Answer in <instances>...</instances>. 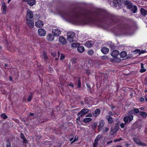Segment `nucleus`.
Returning a JSON list of instances; mask_svg holds the SVG:
<instances>
[{"label": "nucleus", "instance_id": "1", "mask_svg": "<svg viewBox=\"0 0 147 147\" xmlns=\"http://www.w3.org/2000/svg\"><path fill=\"white\" fill-rule=\"evenodd\" d=\"M65 17L77 24H82L86 23L84 19L80 17L76 13L67 14Z\"/></svg>", "mask_w": 147, "mask_h": 147}, {"label": "nucleus", "instance_id": "2", "mask_svg": "<svg viewBox=\"0 0 147 147\" xmlns=\"http://www.w3.org/2000/svg\"><path fill=\"white\" fill-rule=\"evenodd\" d=\"M34 16L33 12L30 9H28L27 11L26 16V23L30 28L33 27L34 23L32 19Z\"/></svg>", "mask_w": 147, "mask_h": 147}, {"label": "nucleus", "instance_id": "3", "mask_svg": "<svg viewBox=\"0 0 147 147\" xmlns=\"http://www.w3.org/2000/svg\"><path fill=\"white\" fill-rule=\"evenodd\" d=\"M133 111L131 110L128 113V115L124 117L123 119L125 124L130 122L133 119Z\"/></svg>", "mask_w": 147, "mask_h": 147}, {"label": "nucleus", "instance_id": "4", "mask_svg": "<svg viewBox=\"0 0 147 147\" xmlns=\"http://www.w3.org/2000/svg\"><path fill=\"white\" fill-rule=\"evenodd\" d=\"M67 40L69 41L70 42H71L73 41L74 39L75 34L74 32L70 31L68 32L67 34Z\"/></svg>", "mask_w": 147, "mask_h": 147}, {"label": "nucleus", "instance_id": "5", "mask_svg": "<svg viewBox=\"0 0 147 147\" xmlns=\"http://www.w3.org/2000/svg\"><path fill=\"white\" fill-rule=\"evenodd\" d=\"M89 110L88 109H83L79 112L78 114V116H79L80 115L81 117H83L85 115L89 112Z\"/></svg>", "mask_w": 147, "mask_h": 147}, {"label": "nucleus", "instance_id": "6", "mask_svg": "<svg viewBox=\"0 0 147 147\" xmlns=\"http://www.w3.org/2000/svg\"><path fill=\"white\" fill-rule=\"evenodd\" d=\"M52 32L54 35L56 36H59L61 33L60 30L58 28L53 29Z\"/></svg>", "mask_w": 147, "mask_h": 147}, {"label": "nucleus", "instance_id": "7", "mask_svg": "<svg viewBox=\"0 0 147 147\" xmlns=\"http://www.w3.org/2000/svg\"><path fill=\"white\" fill-rule=\"evenodd\" d=\"M38 33L39 36H43L45 35L46 32L45 29L41 28L38 29Z\"/></svg>", "mask_w": 147, "mask_h": 147}, {"label": "nucleus", "instance_id": "8", "mask_svg": "<svg viewBox=\"0 0 147 147\" xmlns=\"http://www.w3.org/2000/svg\"><path fill=\"white\" fill-rule=\"evenodd\" d=\"M46 39L49 41H52L54 40V34L53 35L51 34H48L47 36Z\"/></svg>", "mask_w": 147, "mask_h": 147}, {"label": "nucleus", "instance_id": "9", "mask_svg": "<svg viewBox=\"0 0 147 147\" xmlns=\"http://www.w3.org/2000/svg\"><path fill=\"white\" fill-rule=\"evenodd\" d=\"M123 3L125 5L127 6V9H131L132 6L131 3L128 1H124Z\"/></svg>", "mask_w": 147, "mask_h": 147}, {"label": "nucleus", "instance_id": "10", "mask_svg": "<svg viewBox=\"0 0 147 147\" xmlns=\"http://www.w3.org/2000/svg\"><path fill=\"white\" fill-rule=\"evenodd\" d=\"M119 51L117 50H113L111 54V55L113 57L115 58L119 55Z\"/></svg>", "mask_w": 147, "mask_h": 147}, {"label": "nucleus", "instance_id": "11", "mask_svg": "<svg viewBox=\"0 0 147 147\" xmlns=\"http://www.w3.org/2000/svg\"><path fill=\"white\" fill-rule=\"evenodd\" d=\"M121 1L120 0H114L113 2H112V6H113L115 7H116L117 5L119 6L120 3L121 2Z\"/></svg>", "mask_w": 147, "mask_h": 147}, {"label": "nucleus", "instance_id": "12", "mask_svg": "<svg viewBox=\"0 0 147 147\" xmlns=\"http://www.w3.org/2000/svg\"><path fill=\"white\" fill-rule=\"evenodd\" d=\"M59 42L62 45L65 44L67 42L65 39L61 36H60L59 38Z\"/></svg>", "mask_w": 147, "mask_h": 147}, {"label": "nucleus", "instance_id": "13", "mask_svg": "<svg viewBox=\"0 0 147 147\" xmlns=\"http://www.w3.org/2000/svg\"><path fill=\"white\" fill-rule=\"evenodd\" d=\"M94 43L91 41H87L85 43V45L88 47L90 48L94 45Z\"/></svg>", "mask_w": 147, "mask_h": 147}, {"label": "nucleus", "instance_id": "14", "mask_svg": "<svg viewBox=\"0 0 147 147\" xmlns=\"http://www.w3.org/2000/svg\"><path fill=\"white\" fill-rule=\"evenodd\" d=\"M109 49L106 47H102L101 49V51L104 54H107L109 52Z\"/></svg>", "mask_w": 147, "mask_h": 147}, {"label": "nucleus", "instance_id": "15", "mask_svg": "<svg viewBox=\"0 0 147 147\" xmlns=\"http://www.w3.org/2000/svg\"><path fill=\"white\" fill-rule=\"evenodd\" d=\"M2 8L3 9V12L5 14L6 13L7 7L6 5L5 4L4 2H3L2 3Z\"/></svg>", "mask_w": 147, "mask_h": 147}, {"label": "nucleus", "instance_id": "16", "mask_svg": "<svg viewBox=\"0 0 147 147\" xmlns=\"http://www.w3.org/2000/svg\"><path fill=\"white\" fill-rule=\"evenodd\" d=\"M140 13L143 16H145L147 14V11L144 9L141 8L140 9Z\"/></svg>", "mask_w": 147, "mask_h": 147}, {"label": "nucleus", "instance_id": "17", "mask_svg": "<svg viewBox=\"0 0 147 147\" xmlns=\"http://www.w3.org/2000/svg\"><path fill=\"white\" fill-rule=\"evenodd\" d=\"M28 4L30 6H32L36 3V0H28Z\"/></svg>", "mask_w": 147, "mask_h": 147}, {"label": "nucleus", "instance_id": "18", "mask_svg": "<svg viewBox=\"0 0 147 147\" xmlns=\"http://www.w3.org/2000/svg\"><path fill=\"white\" fill-rule=\"evenodd\" d=\"M104 124L105 123L102 120L100 121L98 128V129L99 131L102 130V127L104 125Z\"/></svg>", "mask_w": 147, "mask_h": 147}, {"label": "nucleus", "instance_id": "19", "mask_svg": "<svg viewBox=\"0 0 147 147\" xmlns=\"http://www.w3.org/2000/svg\"><path fill=\"white\" fill-rule=\"evenodd\" d=\"M77 50L79 52L82 53L84 51V48L83 46H79L78 47Z\"/></svg>", "mask_w": 147, "mask_h": 147}, {"label": "nucleus", "instance_id": "20", "mask_svg": "<svg viewBox=\"0 0 147 147\" xmlns=\"http://www.w3.org/2000/svg\"><path fill=\"white\" fill-rule=\"evenodd\" d=\"M43 26V22L41 20L37 21V27H42Z\"/></svg>", "mask_w": 147, "mask_h": 147}, {"label": "nucleus", "instance_id": "21", "mask_svg": "<svg viewBox=\"0 0 147 147\" xmlns=\"http://www.w3.org/2000/svg\"><path fill=\"white\" fill-rule=\"evenodd\" d=\"M131 8V10L133 13H135L137 12V8L136 6L135 5L132 6Z\"/></svg>", "mask_w": 147, "mask_h": 147}, {"label": "nucleus", "instance_id": "22", "mask_svg": "<svg viewBox=\"0 0 147 147\" xmlns=\"http://www.w3.org/2000/svg\"><path fill=\"white\" fill-rule=\"evenodd\" d=\"M92 120V119L91 118H86L83 119V121L84 123H87L91 121Z\"/></svg>", "mask_w": 147, "mask_h": 147}, {"label": "nucleus", "instance_id": "23", "mask_svg": "<svg viewBox=\"0 0 147 147\" xmlns=\"http://www.w3.org/2000/svg\"><path fill=\"white\" fill-rule=\"evenodd\" d=\"M106 118L109 123H112L113 119L109 115H107L106 117Z\"/></svg>", "mask_w": 147, "mask_h": 147}, {"label": "nucleus", "instance_id": "24", "mask_svg": "<svg viewBox=\"0 0 147 147\" xmlns=\"http://www.w3.org/2000/svg\"><path fill=\"white\" fill-rule=\"evenodd\" d=\"M119 55L121 57H124L126 56V53L125 51H122L119 54Z\"/></svg>", "mask_w": 147, "mask_h": 147}, {"label": "nucleus", "instance_id": "25", "mask_svg": "<svg viewBox=\"0 0 147 147\" xmlns=\"http://www.w3.org/2000/svg\"><path fill=\"white\" fill-rule=\"evenodd\" d=\"M140 114L144 118H145L147 116V113L144 112H140Z\"/></svg>", "mask_w": 147, "mask_h": 147}, {"label": "nucleus", "instance_id": "26", "mask_svg": "<svg viewBox=\"0 0 147 147\" xmlns=\"http://www.w3.org/2000/svg\"><path fill=\"white\" fill-rule=\"evenodd\" d=\"M21 138L23 140L24 142L26 143L27 142V140L25 139V137L24 134L22 133H21Z\"/></svg>", "mask_w": 147, "mask_h": 147}, {"label": "nucleus", "instance_id": "27", "mask_svg": "<svg viewBox=\"0 0 147 147\" xmlns=\"http://www.w3.org/2000/svg\"><path fill=\"white\" fill-rule=\"evenodd\" d=\"M42 57L45 60H47L48 59V57L47 56V53L45 51H43Z\"/></svg>", "mask_w": 147, "mask_h": 147}, {"label": "nucleus", "instance_id": "28", "mask_svg": "<svg viewBox=\"0 0 147 147\" xmlns=\"http://www.w3.org/2000/svg\"><path fill=\"white\" fill-rule=\"evenodd\" d=\"M88 53L90 55H92L94 53V51L92 49L89 50L88 51Z\"/></svg>", "mask_w": 147, "mask_h": 147}, {"label": "nucleus", "instance_id": "29", "mask_svg": "<svg viewBox=\"0 0 147 147\" xmlns=\"http://www.w3.org/2000/svg\"><path fill=\"white\" fill-rule=\"evenodd\" d=\"M101 135H99L97 136L95 139L94 142L98 143L99 139L101 137Z\"/></svg>", "mask_w": 147, "mask_h": 147}, {"label": "nucleus", "instance_id": "30", "mask_svg": "<svg viewBox=\"0 0 147 147\" xmlns=\"http://www.w3.org/2000/svg\"><path fill=\"white\" fill-rule=\"evenodd\" d=\"M100 113V110L99 109H96L94 112V113L96 114V116H97Z\"/></svg>", "mask_w": 147, "mask_h": 147}, {"label": "nucleus", "instance_id": "31", "mask_svg": "<svg viewBox=\"0 0 147 147\" xmlns=\"http://www.w3.org/2000/svg\"><path fill=\"white\" fill-rule=\"evenodd\" d=\"M138 144L140 145V146H146V144L144 143H143L140 140L139 142H138Z\"/></svg>", "mask_w": 147, "mask_h": 147}, {"label": "nucleus", "instance_id": "32", "mask_svg": "<svg viewBox=\"0 0 147 147\" xmlns=\"http://www.w3.org/2000/svg\"><path fill=\"white\" fill-rule=\"evenodd\" d=\"M65 57V55L63 53L61 54V55L60 57V59L61 60L64 59Z\"/></svg>", "mask_w": 147, "mask_h": 147}, {"label": "nucleus", "instance_id": "33", "mask_svg": "<svg viewBox=\"0 0 147 147\" xmlns=\"http://www.w3.org/2000/svg\"><path fill=\"white\" fill-rule=\"evenodd\" d=\"M32 94L30 93L28 98V102H30L31 100V99L32 98Z\"/></svg>", "mask_w": 147, "mask_h": 147}, {"label": "nucleus", "instance_id": "34", "mask_svg": "<svg viewBox=\"0 0 147 147\" xmlns=\"http://www.w3.org/2000/svg\"><path fill=\"white\" fill-rule=\"evenodd\" d=\"M124 29L126 30H129L130 29L129 26L127 25H125L123 26Z\"/></svg>", "mask_w": 147, "mask_h": 147}, {"label": "nucleus", "instance_id": "35", "mask_svg": "<svg viewBox=\"0 0 147 147\" xmlns=\"http://www.w3.org/2000/svg\"><path fill=\"white\" fill-rule=\"evenodd\" d=\"M78 88H79L81 86V82L80 81V78H79L78 79Z\"/></svg>", "mask_w": 147, "mask_h": 147}, {"label": "nucleus", "instance_id": "36", "mask_svg": "<svg viewBox=\"0 0 147 147\" xmlns=\"http://www.w3.org/2000/svg\"><path fill=\"white\" fill-rule=\"evenodd\" d=\"M78 44L77 43H74L71 44V47H73L76 48L78 47Z\"/></svg>", "mask_w": 147, "mask_h": 147}, {"label": "nucleus", "instance_id": "37", "mask_svg": "<svg viewBox=\"0 0 147 147\" xmlns=\"http://www.w3.org/2000/svg\"><path fill=\"white\" fill-rule=\"evenodd\" d=\"M71 62L74 64L76 62V58H73L71 59Z\"/></svg>", "mask_w": 147, "mask_h": 147}, {"label": "nucleus", "instance_id": "38", "mask_svg": "<svg viewBox=\"0 0 147 147\" xmlns=\"http://www.w3.org/2000/svg\"><path fill=\"white\" fill-rule=\"evenodd\" d=\"M109 130V128L108 127H106L103 128L102 131L103 132H105Z\"/></svg>", "mask_w": 147, "mask_h": 147}, {"label": "nucleus", "instance_id": "39", "mask_svg": "<svg viewBox=\"0 0 147 147\" xmlns=\"http://www.w3.org/2000/svg\"><path fill=\"white\" fill-rule=\"evenodd\" d=\"M101 58L102 60H106L108 59V57L107 56L104 55L101 57Z\"/></svg>", "mask_w": 147, "mask_h": 147}, {"label": "nucleus", "instance_id": "40", "mask_svg": "<svg viewBox=\"0 0 147 147\" xmlns=\"http://www.w3.org/2000/svg\"><path fill=\"white\" fill-rule=\"evenodd\" d=\"M133 140L134 142L137 144H138V142H139L140 140L136 138H134Z\"/></svg>", "mask_w": 147, "mask_h": 147}, {"label": "nucleus", "instance_id": "41", "mask_svg": "<svg viewBox=\"0 0 147 147\" xmlns=\"http://www.w3.org/2000/svg\"><path fill=\"white\" fill-rule=\"evenodd\" d=\"M133 111V113H134V111L135 112V113H137L139 112V111L138 109L135 108L133 110H132Z\"/></svg>", "mask_w": 147, "mask_h": 147}, {"label": "nucleus", "instance_id": "42", "mask_svg": "<svg viewBox=\"0 0 147 147\" xmlns=\"http://www.w3.org/2000/svg\"><path fill=\"white\" fill-rule=\"evenodd\" d=\"M2 118L4 119H6L7 117V116L4 114H3L1 115Z\"/></svg>", "mask_w": 147, "mask_h": 147}, {"label": "nucleus", "instance_id": "43", "mask_svg": "<svg viewBox=\"0 0 147 147\" xmlns=\"http://www.w3.org/2000/svg\"><path fill=\"white\" fill-rule=\"evenodd\" d=\"M78 139V136H75V139H74V140L72 142H71V144H72V143H73L74 142L76 141H77Z\"/></svg>", "mask_w": 147, "mask_h": 147}, {"label": "nucleus", "instance_id": "44", "mask_svg": "<svg viewBox=\"0 0 147 147\" xmlns=\"http://www.w3.org/2000/svg\"><path fill=\"white\" fill-rule=\"evenodd\" d=\"M57 54V53L56 52H52L51 53V55L52 57H55Z\"/></svg>", "mask_w": 147, "mask_h": 147}, {"label": "nucleus", "instance_id": "45", "mask_svg": "<svg viewBox=\"0 0 147 147\" xmlns=\"http://www.w3.org/2000/svg\"><path fill=\"white\" fill-rule=\"evenodd\" d=\"M146 70L145 69L143 68H141V69L140 70V72L142 73H143L145 72Z\"/></svg>", "mask_w": 147, "mask_h": 147}, {"label": "nucleus", "instance_id": "46", "mask_svg": "<svg viewBox=\"0 0 147 147\" xmlns=\"http://www.w3.org/2000/svg\"><path fill=\"white\" fill-rule=\"evenodd\" d=\"M125 124H124L123 123H121L120 124V126L121 128H123L124 127Z\"/></svg>", "mask_w": 147, "mask_h": 147}, {"label": "nucleus", "instance_id": "47", "mask_svg": "<svg viewBox=\"0 0 147 147\" xmlns=\"http://www.w3.org/2000/svg\"><path fill=\"white\" fill-rule=\"evenodd\" d=\"M86 85L87 88L90 90L91 89V87L90 84L89 83H87Z\"/></svg>", "mask_w": 147, "mask_h": 147}, {"label": "nucleus", "instance_id": "48", "mask_svg": "<svg viewBox=\"0 0 147 147\" xmlns=\"http://www.w3.org/2000/svg\"><path fill=\"white\" fill-rule=\"evenodd\" d=\"M6 147H11V144L10 142H7L6 144Z\"/></svg>", "mask_w": 147, "mask_h": 147}, {"label": "nucleus", "instance_id": "49", "mask_svg": "<svg viewBox=\"0 0 147 147\" xmlns=\"http://www.w3.org/2000/svg\"><path fill=\"white\" fill-rule=\"evenodd\" d=\"M98 143L94 142L93 143V147H96Z\"/></svg>", "mask_w": 147, "mask_h": 147}, {"label": "nucleus", "instance_id": "50", "mask_svg": "<svg viewBox=\"0 0 147 147\" xmlns=\"http://www.w3.org/2000/svg\"><path fill=\"white\" fill-rule=\"evenodd\" d=\"M111 132H112V135L114 134L116 132V131H115L114 130L112 129H111Z\"/></svg>", "mask_w": 147, "mask_h": 147}, {"label": "nucleus", "instance_id": "51", "mask_svg": "<svg viewBox=\"0 0 147 147\" xmlns=\"http://www.w3.org/2000/svg\"><path fill=\"white\" fill-rule=\"evenodd\" d=\"M140 100L141 102H143L144 100V99L143 97H141L140 98Z\"/></svg>", "mask_w": 147, "mask_h": 147}, {"label": "nucleus", "instance_id": "52", "mask_svg": "<svg viewBox=\"0 0 147 147\" xmlns=\"http://www.w3.org/2000/svg\"><path fill=\"white\" fill-rule=\"evenodd\" d=\"M68 85L70 86L72 88H73V84L72 83H70L68 84Z\"/></svg>", "mask_w": 147, "mask_h": 147}, {"label": "nucleus", "instance_id": "53", "mask_svg": "<svg viewBox=\"0 0 147 147\" xmlns=\"http://www.w3.org/2000/svg\"><path fill=\"white\" fill-rule=\"evenodd\" d=\"M92 116V115L91 113H89L86 116V117H91Z\"/></svg>", "mask_w": 147, "mask_h": 147}, {"label": "nucleus", "instance_id": "54", "mask_svg": "<svg viewBox=\"0 0 147 147\" xmlns=\"http://www.w3.org/2000/svg\"><path fill=\"white\" fill-rule=\"evenodd\" d=\"M121 140V138H120V140H119V139H115V140H114V142H117Z\"/></svg>", "mask_w": 147, "mask_h": 147}, {"label": "nucleus", "instance_id": "55", "mask_svg": "<svg viewBox=\"0 0 147 147\" xmlns=\"http://www.w3.org/2000/svg\"><path fill=\"white\" fill-rule=\"evenodd\" d=\"M109 115H111L112 116L113 115V114L111 111H109Z\"/></svg>", "mask_w": 147, "mask_h": 147}, {"label": "nucleus", "instance_id": "56", "mask_svg": "<svg viewBox=\"0 0 147 147\" xmlns=\"http://www.w3.org/2000/svg\"><path fill=\"white\" fill-rule=\"evenodd\" d=\"M144 107H142L141 108H140V109L142 110H144Z\"/></svg>", "mask_w": 147, "mask_h": 147}, {"label": "nucleus", "instance_id": "57", "mask_svg": "<svg viewBox=\"0 0 147 147\" xmlns=\"http://www.w3.org/2000/svg\"><path fill=\"white\" fill-rule=\"evenodd\" d=\"M141 68H144V67H143L144 65L142 64V63H141Z\"/></svg>", "mask_w": 147, "mask_h": 147}, {"label": "nucleus", "instance_id": "58", "mask_svg": "<svg viewBox=\"0 0 147 147\" xmlns=\"http://www.w3.org/2000/svg\"><path fill=\"white\" fill-rule=\"evenodd\" d=\"M30 116H33L34 115V114L33 113H30Z\"/></svg>", "mask_w": 147, "mask_h": 147}, {"label": "nucleus", "instance_id": "59", "mask_svg": "<svg viewBox=\"0 0 147 147\" xmlns=\"http://www.w3.org/2000/svg\"><path fill=\"white\" fill-rule=\"evenodd\" d=\"M57 54H58V57H59V56H60V52H59V51L58 52Z\"/></svg>", "mask_w": 147, "mask_h": 147}, {"label": "nucleus", "instance_id": "60", "mask_svg": "<svg viewBox=\"0 0 147 147\" xmlns=\"http://www.w3.org/2000/svg\"><path fill=\"white\" fill-rule=\"evenodd\" d=\"M9 79L11 81V80H12V77H11V76L9 77Z\"/></svg>", "mask_w": 147, "mask_h": 147}, {"label": "nucleus", "instance_id": "61", "mask_svg": "<svg viewBox=\"0 0 147 147\" xmlns=\"http://www.w3.org/2000/svg\"><path fill=\"white\" fill-rule=\"evenodd\" d=\"M80 117H78L77 119V120H79L80 119Z\"/></svg>", "mask_w": 147, "mask_h": 147}, {"label": "nucleus", "instance_id": "62", "mask_svg": "<svg viewBox=\"0 0 147 147\" xmlns=\"http://www.w3.org/2000/svg\"><path fill=\"white\" fill-rule=\"evenodd\" d=\"M11 0H8L7 3H9Z\"/></svg>", "mask_w": 147, "mask_h": 147}, {"label": "nucleus", "instance_id": "63", "mask_svg": "<svg viewBox=\"0 0 147 147\" xmlns=\"http://www.w3.org/2000/svg\"><path fill=\"white\" fill-rule=\"evenodd\" d=\"M116 147H123L119 145V146H117Z\"/></svg>", "mask_w": 147, "mask_h": 147}, {"label": "nucleus", "instance_id": "64", "mask_svg": "<svg viewBox=\"0 0 147 147\" xmlns=\"http://www.w3.org/2000/svg\"><path fill=\"white\" fill-rule=\"evenodd\" d=\"M145 98L146 101L147 102V98L146 97H145Z\"/></svg>", "mask_w": 147, "mask_h": 147}]
</instances>
